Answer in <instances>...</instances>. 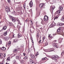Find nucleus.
Listing matches in <instances>:
<instances>
[{
    "mask_svg": "<svg viewBox=\"0 0 64 64\" xmlns=\"http://www.w3.org/2000/svg\"><path fill=\"white\" fill-rule=\"evenodd\" d=\"M54 50V49L53 48H52L50 49L49 50H46L45 51L46 52H52Z\"/></svg>",
    "mask_w": 64,
    "mask_h": 64,
    "instance_id": "1",
    "label": "nucleus"
},
{
    "mask_svg": "<svg viewBox=\"0 0 64 64\" xmlns=\"http://www.w3.org/2000/svg\"><path fill=\"white\" fill-rule=\"evenodd\" d=\"M52 57V58L55 59V61L56 62L57 59L58 58V56L57 55H55V56H53Z\"/></svg>",
    "mask_w": 64,
    "mask_h": 64,
    "instance_id": "2",
    "label": "nucleus"
},
{
    "mask_svg": "<svg viewBox=\"0 0 64 64\" xmlns=\"http://www.w3.org/2000/svg\"><path fill=\"white\" fill-rule=\"evenodd\" d=\"M48 18H49L48 16H46V17L45 16L44 18V21H46V22L48 21Z\"/></svg>",
    "mask_w": 64,
    "mask_h": 64,
    "instance_id": "3",
    "label": "nucleus"
},
{
    "mask_svg": "<svg viewBox=\"0 0 64 64\" xmlns=\"http://www.w3.org/2000/svg\"><path fill=\"white\" fill-rule=\"evenodd\" d=\"M56 23L54 22H52L50 25V28H52L56 25Z\"/></svg>",
    "mask_w": 64,
    "mask_h": 64,
    "instance_id": "4",
    "label": "nucleus"
},
{
    "mask_svg": "<svg viewBox=\"0 0 64 64\" xmlns=\"http://www.w3.org/2000/svg\"><path fill=\"white\" fill-rule=\"evenodd\" d=\"M6 10L7 13L8 14V12H10V8L7 6L6 7Z\"/></svg>",
    "mask_w": 64,
    "mask_h": 64,
    "instance_id": "5",
    "label": "nucleus"
},
{
    "mask_svg": "<svg viewBox=\"0 0 64 64\" xmlns=\"http://www.w3.org/2000/svg\"><path fill=\"white\" fill-rule=\"evenodd\" d=\"M60 13H61V12H60V10H58V11H57L56 13H55V15H56V16H57L58 15H59L60 14Z\"/></svg>",
    "mask_w": 64,
    "mask_h": 64,
    "instance_id": "6",
    "label": "nucleus"
},
{
    "mask_svg": "<svg viewBox=\"0 0 64 64\" xmlns=\"http://www.w3.org/2000/svg\"><path fill=\"white\" fill-rule=\"evenodd\" d=\"M10 31V30H8L6 32H4V36H6V35L7 34V32H9Z\"/></svg>",
    "mask_w": 64,
    "mask_h": 64,
    "instance_id": "7",
    "label": "nucleus"
},
{
    "mask_svg": "<svg viewBox=\"0 0 64 64\" xmlns=\"http://www.w3.org/2000/svg\"><path fill=\"white\" fill-rule=\"evenodd\" d=\"M63 39V38H60L58 40V42L60 43H61L62 42V40Z\"/></svg>",
    "mask_w": 64,
    "mask_h": 64,
    "instance_id": "8",
    "label": "nucleus"
},
{
    "mask_svg": "<svg viewBox=\"0 0 64 64\" xmlns=\"http://www.w3.org/2000/svg\"><path fill=\"white\" fill-rule=\"evenodd\" d=\"M6 29H7V27H6V26H4V27L0 31V32H1V31H3V30H6Z\"/></svg>",
    "mask_w": 64,
    "mask_h": 64,
    "instance_id": "9",
    "label": "nucleus"
},
{
    "mask_svg": "<svg viewBox=\"0 0 64 64\" xmlns=\"http://www.w3.org/2000/svg\"><path fill=\"white\" fill-rule=\"evenodd\" d=\"M64 24L62 23H58V26H62V25H64Z\"/></svg>",
    "mask_w": 64,
    "mask_h": 64,
    "instance_id": "10",
    "label": "nucleus"
},
{
    "mask_svg": "<svg viewBox=\"0 0 64 64\" xmlns=\"http://www.w3.org/2000/svg\"><path fill=\"white\" fill-rule=\"evenodd\" d=\"M45 6V5L44 4H40V8H42L43 7V6Z\"/></svg>",
    "mask_w": 64,
    "mask_h": 64,
    "instance_id": "11",
    "label": "nucleus"
},
{
    "mask_svg": "<svg viewBox=\"0 0 64 64\" xmlns=\"http://www.w3.org/2000/svg\"><path fill=\"white\" fill-rule=\"evenodd\" d=\"M29 4L30 7H32L33 6V2L31 1L29 3Z\"/></svg>",
    "mask_w": 64,
    "mask_h": 64,
    "instance_id": "12",
    "label": "nucleus"
},
{
    "mask_svg": "<svg viewBox=\"0 0 64 64\" xmlns=\"http://www.w3.org/2000/svg\"><path fill=\"white\" fill-rule=\"evenodd\" d=\"M10 58L9 57H8L6 60V62H10Z\"/></svg>",
    "mask_w": 64,
    "mask_h": 64,
    "instance_id": "13",
    "label": "nucleus"
},
{
    "mask_svg": "<svg viewBox=\"0 0 64 64\" xmlns=\"http://www.w3.org/2000/svg\"><path fill=\"white\" fill-rule=\"evenodd\" d=\"M16 20H17V22H18V24H20V25H22V24H21V22H20V20H18V19H16Z\"/></svg>",
    "mask_w": 64,
    "mask_h": 64,
    "instance_id": "14",
    "label": "nucleus"
},
{
    "mask_svg": "<svg viewBox=\"0 0 64 64\" xmlns=\"http://www.w3.org/2000/svg\"><path fill=\"white\" fill-rule=\"evenodd\" d=\"M16 58L17 59H20L21 58V56H16Z\"/></svg>",
    "mask_w": 64,
    "mask_h": 64,
    "instance_id": "15",
    "label": "nucleus"
},
{
    "mask_svg": "<svg viewBox=\"0 0 64 64\" xmlns=\"http://www.w3.org/2000/svg\"><path fill=\"white\" fill-rule=\"evenodd\" d=\"M41 23L42 24L44 25V24H46V23H47V22H46L45 21H42Z\"/></svg>",
    "mask_w": 64,
    "mask_h": 64,
    "instance_id": "16",
    "label": "nucleus"
},
{
    "mask_svg": "<svg viewBox=\"0 0 64 64\" xmlns=\"http://www.w3.org/2000/svg\"><path fill=\"white\" fill-rule=\"evenodd\" d=\"M52 46H53L56 47V48H58L57 46V45L56 44V43L53 42L52 44Z\"/></svg>",
    "mask_w": 64,
    "mask_h": 64,
    "instance_id": "17",
    "label": "nucleus"
},
{
    "mask_svg": "<svg viewBox=\"0 0 64 64\" xmlns=\"http://www.w3.org/2000/svg\"><path fill=\"white\" fill-rule=\"evenodd\" d=\"M11 19L12 20V21L13 22H15L16 21V20L15 18H11Z\"/></svg>",
    "mask_w": 64,
    "mask_h": 64,
    "instance_id": "18",
    "label": "nucleus"
},
{
    "mask_svg": "<svg viewBox=\"0 0 64 64\" xmlns=\"http://www.w3.org/2000/svg\"><path fill=\"white\" fill-rule=\"evenodd\" d=\"M8 25L10 26H12L13 25V24L11 22H9Z\"/></svg>",
    "mask_w": 64,
    "mask_h": 64,
    "instance_id": "19",
    "label": "nucleus"
},
{
    "mask_svg": "<svg viewBox=\"0 0 64 64\" xmlns=\"http://www.w3.org/2000/svg\"><path fill=\"white\" fill-rule=\"evenodd\" d=\"M50 8H52L51 10L52 11H53V10L55 9V6H52L50 7Z\"/></svg>",
    "mask_w": 64,
    "mask_h": 64,
    "instance_id": "20",
    "label": "nucleus"
},
{
    "mask_svg": "<svg viewBox=\"0 0 64 64\" xmlns=\"http://www.w3.org/2000/svg\"><path fill=\"white\" fill-rule=\"evenodd\" d=\"M30 56L31 58H35V56L33 54H32L30 55Z\"/></svg>",
    "mask_w": 64,
    "mask_h": 64,
    "instance_id": "21",
    "label": "nucleus"
},
{
    "mask_svg": "<svg viewBox=\"0 0 64 64\" xmlns=\"http://www.w3.org/2000/svg\"><path fill=\"white\" fill-rule=\"evenodd\" d=\"M18 41V39L16 38L14 40V43H16Z\"/></svg>",
    "mask_w": 64,
    "mask_h": 64,
    "instance_id": "22",
    "label": "nucleus"
},
{
    "mask_svg": "<svg viewBox=\"0 0 64 64\" xmlns=\"http://www.w3.org/2000/svg\"><path fill=\"white\" fill-rule=\"evenodd\" d=\"M58 9L60 10V11H62V10H63V8L62 6H59L58 8Z\"/></svg>",
    "mask_w": 64,
    "mask_h": 64,
    "instance_id": "23",
    "label": "nucleus"
},
{
    "mask_svg": "<svg viewBox=\"0 0 64 64\" xmlns=\"http://www.w3.org/2000/svg\"><path fill=\"white\" fill-rule=\"evenodd\" d=\"M61 20L62 21H64V15L61 18Z\"/></svg>",
    "mask_w": 64,
    "mask_h": 64,
    "instance_id": "24",
    "label": "nucleus"
},
{
    "mask_svg": "<svg viewBox=\"0 0 64 64\" xmlns=\"http://www.w3.org/2000/svg\"><path fill=\"white\" fill-rule=\"evenodd\" d=\"M13 51L14 52H15V53H16V52H18V50H17V49H14L13 50Z\"/></svg>",
    "mask_w": 64,
    "mask_h": 64,
    "instance_id": "25",
    "label": "nucleus"
},
{
    "mask_svg": "<svg viewBox=\"0 0 64 64\" xmlns=\"http://www.w3.org/2000/svg\"><path fill=\"white\" fill-rule=\"evenodd\" d=\"M30 22L31 24H30V26L31 27H32L33 26V23H32V21L31 20H30Z\"/></svg>",
    "mask_w": 64,
    "mask_h": 64,
    "instance_id": "26",
    "label": "nucleus"
},
{
    "mask_svg": "<svg viewBox=\"0 0 64 64\" xmlns=\"http://www.w3.org/2000/svg\"><path fill=\"white\" fill-rule=\"evenodd\" d=\"M17 28L18 29H19L20 28H21V26L19 25V24H18L17 26Z\"/></svg>",
    "mask_w": 64,
    "mask_h": 64,
    "instance_id": "27",
    "label": "nucleus"
},
{
    "mask_svg": "<svg viewBox=\"0 0 64 64\" xmlns=\"http://www.w3.org/2000/svg\"><path fill=\"white\" fill-rule=\"evenodd\" d=\"M30 63H32V64L34 63V61L32 59H30Z\"/></svg>",
    "mask_w": 64,
    "mask_h": 64,
    "instance_id": "28",
    "label": "nucleus"
},
{
    "mask_svg": "<svg viewBox=\"0 0 64 64\" xmlns=\"http://www.w3.org/2000/svg\"><path fill=\"white\" fill-rule=\"evenodd\" d=\"M12 62L15 64H18V63H16V60H13L12 61Z\"/></svg>",
    "mask_w": 64,
    "mask_h": 64,
    "instance_id": "29",
    "label": "nucleus"
},
{
    "mask_svg": "<svg viewBox=\"0 0 64 64\" xmlns=\"http://www.w3.org/2000/svg\"><path fill=\"white\" fill-rule=\"evenodd\" d=\"M11 44V41H9L8 43V46H10Z\"/></svg>",
    "mask_w": 64,
    "mask_h": 64,
    "instance_id": "30",
    "label": "nucleus"
},
{
    "mask_svg": "<svg viewBox=\"0 0 64 64\" xmlns=\"http://www.w3.org/2000/svg\"><path fill=\"white\" fill-rule=\"evenodd\" d=\"M48 38H52V36L51 35V34H49V36H48Z\"/></svg>",
    "mask_w": 64,
    "mask_h": 64,
    "instance_id": "31",
    "label": "nucleus"
},
{
    "mask_svg": "<svg viewBox=\"0 0 64 64\" xmlns=\"http://www.w3.org/2000/svg\"><path fill=\"white\" fill-rule=\"evenodd\" d=\"M28 59V57L27 56H25L24 58H23L24 59Z\"/></svg>",
    "mask_w": 64,
    "mask_h": 64,
    "instance_id": "32",
    "label": "nucleus"
},
{
    "mask_svg": "<svg viewBox=\"0 0 64 64\" xmlns=\"http://www.w3.org/2000/svg\"><path fill=\"white\" fill-rule=\"evenodd\" d=\"M58 17L57 16L55 17L54 18V20H57V19H58Z\"/></svg>",
    "mask_w": 64,
    "mask_h": 64,
    "instance_id": "33",
    "label": "nucleus"
},
{
    "mask_svg": "<svg viewBox=\"0 0 64 64\" xmlns=\"http://www.w3.org/2000/svg\"><path fill=\"white\" fill-rule=\"evenodd\" d=\"M47 59V58L46 57H45L44 58H42V60H46Z\"/></svg>",
    "mask_w": 64,
    "mask_h": 64,
    "instance_id": "34",
    "label": "nucleus"
},
{
    "mask_svg": "<svg viewBox=\"0 0 64 64\" xmlns=\"http://www.w3.org/2000/svg\"><path fill=\"white\" fill-rule=\"evenodd\" d=\"M4 48V46L2 47V48H0V50H2L3 51V49Z\"/></svg>",
    "mask_w": 64,
    "mask_h": 64,
    "instance_id": "35",
    "label": "nucleus"
},
{
    "mask_svg": "<svg viewBox=\"0 0 64 64\" xmlns=\"http://www.w3.org/2000/svg\"><path fill=\"white\" fill-rule=\"evenodd\" d=\"M5 62L4 61H3L2 63L0 64H4Z\"/></svg>",
    "mask_w": 64,
    "mask_h": 64,
    "instance_id": "36",
    "label": "nucleus"
},
{
    "mask_svg": "<svg viewBox=\"0 0 64 64\" xmlns=\"http://www.w3.org/2000/svg\"><path fill=\"white\" fill-rule=\"evenodd\" d=\"M2 40L1 39H0V45L2 44Z\"/></svg>",
    "mask_w": 64,
    "mask_h": 64,
    "instance_id": "37",
    "label": "nucleus"
},
{
    "mask_svg": "<svg viewBox=\"0 0 64 64\" xmlns=\"http://www.w3.org/2000/svg\"><path fill=\"white\" fill-rule=\"evenodd\" d=\"M18 37L19 38L20 37H21V35H20V34H18Z\"/></svg>",
    "mask_w": 64,
    "mask_h": 64,
    "instance_id": "38",
    "label": "nucleus"
},
{
    "mask_svg": "<svg viewBox=\"0 0 64 64\" xmlns=\"http://www.w3.org/2000/svg\"><path fill=\"white\" fill-rule=\"evenodd\" d=\"M60 29H58L57 30V32H60Z\"/></svg>",
    "mask_w": 64,
    "mask_h": 64,
    "instance_id": "39",
    "label": "nucleus"
},
{
    "mask_svg": "<svg viewBox=\"0 0 64 64\" xmlns=\"http://www.w3.org/2000/svg\"><path fill=\"white\" fill-rule=\"evenodd\" d=\"M45 39V36H43V38H42V40L43 41H44V40Z\"/></svg>",
    "mask_w": 64,
    "mask_h": 64,
    "instance_id": "40",
    "label": "nucleus"
},
{
    "mask_svg": "<svg viewBox=\"0 0 64 64\" xmlns=\"http://www.w3.org/2000/svg\"><path fill=\"white\" fill-rule=\"evenodd\" d=\"M48 42H46L45 43V45H46V46H47V45H48Z\"/></svg>",
    "mask_w": 64,
    "mask_h": 64,
    "instance_id": "41",
    "label": "nucleus"
},
{
    "mask_svg": "<svg viewBox=\"0 0 64 64\" xmlns=\"http://www.w3.org/2000/svg\"><path fill=\"white\" fill-rule=\"evenodd\" d=\"M63 32H60V35H62Z\"/></svg>",
    "mask_w": 64,
    "mask_h": 64,
    "instance_id": "42",
    "label": "nucleus"
},
{
    "mask_svg": "<svg viewBox=\"0 0 64 64\" xmlns=\"http://www.w3.org/2000/svg\"><path fill=\"white\" fill-rule=\"evenodd\" d=\"M19 13L20 15H21V14H22V12H19Z\"/></svg>",
    "mask_w": 64,
    "mask_h": 64,
    "instance_id": "43",
    "label": "nucleus"
},
{
    "mask_svg": "<svg viewBox=\"0 0 64 64\" xmlns=\"http://www.w3.org/2000/svg\"><path fill=\"white\" fill-rule=\"evenodd\" d=\"M8 0V3H10V0Z\"/></svg>",
    "mask_w": 64,
    "mask_h": 64,
    "instance_id": "44",
    "label": "nucleus"
},
{
    "mask_svg": "<svg viewBox=\"0 0 64 64\" xmlns=\"http://www.w3.org/2000/svg\"><path fill=\"white\" fill-rule=\"evenodd\" d=\"M6 48H5L4 47V49H3V51H4V50H6Z\"/></svg>",
    "mask_w": 64,
    "mask_h": 64,
    "instance_id": "45",
    "label": "nucleus"
},
{
    "mask_svg": "<svg viewBox=\"0 0 64 64\" xmlns=\"http://www.w3.org/2000/svg\"><path fill=\"white\" fill-rule=\"evenodd\" d=\"M36 37H37V39H38V38H39V36H38V35H37L36 36Z\"/></svg>",
    "mask_w": 64,
    "mask_h": 64,
    "instance_id": "46",
    "label": "nucleus"
},
{
    "mask_svg": "<svg viewBox=\"0 0 64 64\" xmlns=\"http://www.w3.org/2000/svg\"><path fill=\"white\" fill-rule=\"evenodd\" d=\"M23 55L24 56H26V54H25V53H23Z\"/></svg>",
    "mask_w": 64,
    "mask_h": 64,
    "instance_id": "47",
    "label": "nucleus"
},
{
    "mask_svg": "<svg viewBox=\"0 0 64 64\" xmlns=\"http://www.w3.org/2000/svg\"><path fill=\"white\" fill-rule=\"evenodd\" d=\"M30 52V49H28V52Z\"/></svg>",
    "mask_w": 64,
    "mask_h": 64,
    "instance_id": "48",
    "label": "nucleus"
},
{
    "mask_svg": "<svg viewBox=\"0 0 64 64\" xmlns=\"http://www.w3.org/2000/svg\"><path fill=\"white\" fill-rule=\"evenodd\" d=\"M39 55V54L37 53L35 55V56H37V55Z\"/></svg>",
    "mask_w": 64,
    "mask_h": 64,
    "instance_id": "49",
    "label": "nucleus"
},
{
    "mask_svg": "<svg viewBox=\"0 0 64 64\" xmlns=\"http://www.w3.org/2000/svg\"><path fill=\"white\" fill-rule=\"evenodd\" d=\"M17 54H14V56H17Z\"/></svg>",
    "mask_w": 64,
    "mask_h": 64,
    "instance_id": "50",
    "label": "nucleus"
},
{
    "mask_svg": "<svg viewBox=\"0 0 64 64\" xmlns=\"http://www.w3.org/2000/svg\"><path fill=\"white\" fill-rule=\"evenodd\" d=\"M41 40H39V41H38L39 43L40 44V43H41Z\"/></svg>",
    "mask_w": 64,
    "mask_h": 64,
    "instance_id": "51",
    "label": "nucleus"
},
{
    "mask_svg": "<svg viewBox=\"0 0 64 64\" xmlns=\"http://www.w3.org/2000/svg\"><path fill=\"white\" fill-rule=\"evenodd\" d=\"M4 54V58H5V57L6 56V54Z\"/></svg>",
    "mask_w": 64,
    "mask_h": 64,
    "instance_id": "52",
    "label": "nucleus"
},
{
    "mask_svg": "<svg viewBox=\"0 0 64 64\" xmlns=\"http://www.w3.org/2000/svg\"><path fill=\"white\" fill-rule=\"evenodd\" d=\"M24 47V46L23 45L22 46H20L21 48H23V47Z\"/></svg>",
    "mask_w": 64,
    "mask_h": 64,
    "instance_id": "53",
    "label": "nucleus"
},
{
    "mask_svg": "<svg viewBox=\"0 0 64 64\" xmlns=\"http://www.w3.org/2000/svg\"><path fill=\"white\" fill-rule=\"evenodd\" d=\"M34 30H33L32 31V33H34Z\"/></svg>",
    "mask_w": 64,
    "mask_h": 64,
    "instance_id": "54",
    "label": "nucleus"
},
{
    "mask_svg": "<svg viewBox=\"0 0 64 64\" xmlns=\"http://www.w3.org/2000/svg\"><path fill=\"white\" fill-rule=\"evenodd\" d=\"M1 54L2 55V54H0V57H1V56H2V55H1Z\"/></svg>",
    "mask_w": 64,
    "mask_h": 64,
    "instance_id": "55",
    "label": "nucleus"
},
{
    "mask_svg": "<svg viewBox=\"0 0 64 64\" xmlns=\"http://www.w3.org/2000/svg\"><path fill=\"white\" fill-rule=\"evenodd\" d=\"M40 29L41 30H43V28H40Z\"/></svg>",
    "mask_w": 64,
    "mask_h": 64,
    "instance_id": "56",
    "label": "nucleus"
},
{
    "mask_svg": "<svg viewBox=\"0 0 64 64\" xmlns=\"http://www.w3.org/2000/svg\"><path fill=\"white\" fill-rule=\"evenodd\" d=\"M20 2H16V4H19L20 3Z\"/></svg>",
    "mask_w": 64,
    "mask_h": 64,
    "instance_id": "57",
    "label": "nucleus"
},
{
    "mask_svg": "<svg viewBox=\"0 0 64 64\" xmlns=\"http://www.w3.org/2000/svg\"><path fill=\"white\" fill-rule=\"evenodd\" d=\"M54 42H56V40H55L53 41Z\"/></svg>",
    "mask_w": 64,
    "mask_h": 64,
    "instance_id": "58",
    "label": "nucleus"
},
{
    "mask_svg": "<svg viewBox=\"0 0 64 64\" xmlns=\"http://www.w3.org/2000/svg\"><path fill=\"white\" fill-rule=\"evenodd\" d=\"M28 19H26V21H28Z\"/></svg>",
    "mask_w": 64,
    "mask_h": 64,
    "instance_id": "59",
    "label": "nucleus"
},
{
    "mask_svg": "<svg viewBox=\"0 0 64 64\" xmlns=\"http://www.w3.org/2000/svg\"><path fill=\"white\" fill-rule=\"evenodd\" d=\"M6 64H9V63L8 64V63H7V62H6Z\"/></svg>",
    "mask_w": 64,
    "mask_h": 64,
    "instance_id": "60",
    "label": "nucleus"
},
{
    "mask_svg": "<svg viewBox=\"0 0 64 64\" xmlns=\"http://www.w3.org/2000/svg\"><path fill=\"white\" fill-rule=\"evenodd\" d=\"M1 16H0V19H1Z\"/></svg>",
    "mask_w": 64,
    "mask_h": 64,
    "instance_id": "61",
    "label": "nucleus"
},
{
    "mask_svg": "<svg viewBox=\"0 0 64 64\" xmlns=\"http://www.w3.org/2000/svg\"><path fill=\"white\" fill-rule=\"evenodd\" d=\"M30 31H31V30H30Z\"/></svg>",
    "mask_w": 64,
    "mask_h": 64,
    "instance_id": "62",
    "label": "nucleus"
},
{
    "mask_svg": "<svg viewBox=\"0 0 64 64\" xmlns=\"http://www.w3.org/2000/svg\"><path fill=\"white\" fill-rule=\"evenodd\" d=\"M1 23V22H0V23Z\"/></svg>",
    "mask_w": 64,
    "mask_h": 64,
    "instance_id": "63",
    "label": "nucleus"
},
{
    "mask_svg": "<svg viewBox=\"0 0 64 64\" xmlns=\"http://www.w3.org/2000/svg\"><path fill=\"white\" fill-rule=\"evenodd\" d=\"M62 53L61 54V55H62Z\"/></svg>",
    "mask_w": 64,
    "mask_h": 64,
    "instance_id": "64",
    "label": "nucleus"
}]
</instances>
